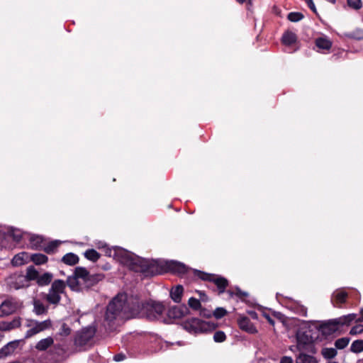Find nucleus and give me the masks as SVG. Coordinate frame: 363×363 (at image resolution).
Masks as SVG:
<instances>
[{
	"instance_id": "f257e3e1",
	"label": "nucleus",
	"mask_w": 363,
	"mask_h": 363,
	"mask_svg": "<svg viewBox=\"0 0 363 363\" xmlns=\"http://www.w3.org/2000/svg\"><path fill=\"white\" fill-rule=\"evenodd\" d=\"M164 306L158 302H143L138 295L126 292L119 293L115 297V319L128 320L145 318L149 320L160 319Z\"/></svg>"
},
{
	"instance_id": "f03ea898",
	"label": "nucleus",
	"mask_w": 363,
	"mask_h": 363,
	"mask_svg": "<svg viewBox=\"0 0 363 363\" xmlns=\"http://www.w3.org/2000/svg\"><path fill=\"white\" fill-rule=\"evenodd\" d=\"M115 260L135 272H145L148 270V264L146 260L116 247H115Z\"/></svg>"
},
{
	"instance_id": "7ed1b4c3",
	"label": "nucleus",
	"mask_w": 363,
	"mask_h": 363,
	"mask_svg": "<svg viewBox=\"0 0 363 363\" xmlns=\"http://www.w3.org/2000/svg\"><path fill=\"white\" fill-rule=\"evenodd\" d=\"M66 287V284L61 279L55 280L48 294L46 295V300L51 304H57L60 301L61 295L64 294Z\"/></svg>"
},
{
	"instance_id": "20e7f679",
	"label": "nucleus",
	"mask_w": 363,
	"mask_h": 363,
	"mask_svg": "<svg viewBox=\"0 0 363 363\" xmlns=\"http://www.w3.org/2000/svg\"><path fill=\"white\" fill-rule=\"evenodd\" d=\"M96 329L92 326H88L79 332L74 339V344L77 346L85 345L95 335Z\"/></svg>"
},
{
	"instance_id": "39448f33",
	"label": "nucleus",
	"mask_w": 363,
	"mask_h": 363,
	"mask_svg": "<svg viewBox=\"0 0 363 363\" xmlns=\"http://www.w3.org/2000/svg\"><path fill=\"white\" fill-rule=\"evenodd\" d=\"M21 306V303L13 298H7L0 306V316L8 315Z\"/></svg>"
},
{
	"instance_id": "423d86ee",
	"label": "nucleus",
	"mask_w": 363,
	"mask_h": 363,
	"mask_svg": "<svg viewBox=\"0 0 363 363\" xmlns=\"http://www.w3.org/2000/svg\"><path fill=\"white\" fill-rule=\"evenodd\" d=\"M29 326L30 328L26 332L25 335L26 338H29L49 328L51 326V321L50 320H46L42 322H32Z\"/></svg>"
},
{
	"instance_id": "0eeeda50",
	"label": "nucleus",
	"mask_w": 363,
	"mask_h": 363,
	"mask_svg": "<svg viewBox=\"0 0 363 363\" xmlns=\"http://www.w3.org/2000/svg\"><path fill=\"white\" fill-rule=\"evenodd\" d=\"M210 328L208 322L201 320L198 318H193L185 323V328L189 332L199 333L206 330Z\"/></svg>"
},
{
	"instance_id": "6e6552de",
	"label": "nucleus",
	"mask_w": 363,
	"mask_h": 363,
	"mask_svg": "<svg viewBox=\"0 0 363 363\" xmlns=\"http://www.w3.org/2000/svg\"><path fill=\"white\" fill-rule=\"evenodd\" d=\"M8 284L11 289H19L28 286V283L23 274H15L11 276L8 279Z\"/></svg>"
},
{
	"instance_id": "1a4fd4ad",
	"label": "nucleus",
	"mask_w": 363,
	"mask_h": 363,
	"mask_svg": "<svg viewBox=\"0 0 363 363\" xmlns=\"http://www.w3.org/2000/svg\"><path fill=\"white\" fill-rule=\"evenodd\" d=\"M338 329L339 327L335 319H333L321 324L319 327V332L325 336H328L335 333Z\"/></svg>"
},
{
	"instance_id": "9d476101",
	"label": "nucleus",
	"mask_w": 363,
	"mask_h": 363,
	"mask_svg": "<svg viewBox=\"0 0 363 363\" xmlns=\"http://www.w3.org/2000/svg\"><path fill=\"white\" fill-rule=\"evenodd\" d=\"M74 275L80 279L82 281V284H85V286L89 288L92 284L91 276L85 268L77 267Z\"/></svg>"
},
{
	"instance_id": "9b49d317",
	"label": "nucleus",
	"mask_w": 363,
	"mask_h": 363,
	"mask_svg": "<svg viewBox=\"0 0 363 363\" xmlns=\"http://www.w3.org/2000/svg\"><path fill=\"white\" fill-rule=\"evenodd\" d=\"M238 325L241 330L249 333L255 334L257 332L256 328L252 323L250 320L247 317H242L238 320Z\"/></svg>"
},
{
	"instance_id": "f8f14e48",
	"label": "nucleus",
	"mask_w": 363,
	"mask_h": 363,
	"mask_svg": "<svg viewBox=\"0 0 363 363\" xmlns=\"http://www.w3.org/2000/svg\"><path fill=\"white\" fill-rule=\"evenodd\" d=\"M67 284L72 291H76L83 290L85 288H88L87 286H85V284H82V281L74 274L73 276H70L67 278Z\"/></svg>"
},
{
	"instance_id": "ddd939ff",
	"label": "nucleus",
	"mask_w": 363,
	"mask_h": 363,
	"mask_svg": "<svg viewBox=\"0 0 363 363\" xmlns=\"http://www.w3.org/2000/svg\"><path fill=\"white\" fill-rule=\"evenodd\" d=\"M189 312V309L186 306H174L169 311V315L174 318H182Z\"/></svg>"
},
{
	"instance_id": "4468645a",
	"label": "nucleus",
	"mask_w": 363,
	"mask_h": 363,
	"mask_svg": "<svg viewBox=\"0 0 363 363\" xmlns=\"http://www.w3.org/2000/svg\"><path fill=\"white\" fill-rule=\"evenodd\" d=\"M18 345V341H12L0 350V359L11 354Z\"/></svg>"
},
{
	"instance_id": "2eb2a0df",
	"label": "nucleus",
	"mask_w": 363,
	"mask_h": 363,
	"mask_svg": "<svg viewBox=\"0 0 363 363\" xmlns=\"http://www.w3.org/2000/svg\"><path fill=\"white\" fill-rule=\"evenodd\" d=\"M167 264L169 270L174 273L184 274L186 272V267L181 262L170 261Z\"/></svg>"
},
{
	"instance_id": "dca6fc26",
	"label": "nucleus",
	"mask_w": 363,
	"mask_h": 363,
	"mask_svg": "<svg viewBox=\"0 0 363 363\" xmlns=\"http://www.w3.org/2000/svg\"><path fill=\"white\" fill-rule=\"evenodd\" d=\"M296 363H318L317 359L311 354H308L305 352H300L296 357Z\"/></svg>"
},
{
	"instance_id": "f3484780",
	"label": "nucleus",
	"mask_w": 363,
	"mask_h": 363,
	"mask_svg": "<svg viewBox=\"0 0 363 363\" xmlns=\"http://www.w3.org/2000/svg\"><path fill=\"white\" fill-rule=\"evenodd\" d=\"M105 321L108 323V329L111 330L113 323V299L109 301L105 315Z\"/></svg>"
},
{
	"instance_id": "a211bd4d",
	"label": "nucleus",
	"mask_w": 363,
	"mask_h": 363,
	"mask_svg": "<svg viewBox=\"0 0 363 363\" xmlns=\"http://www.w3.org/2000/svg\"><path fill=\"white\" fill-rule=\"evenodd\" d=\"M183 291V287L181 285H177V286L172 288L170 291V296L172 299L176 303L180 302Z\"/></svg>"
},
{
	"instance_id": "6ab92c4d",
	"label": "nucleus",
	"mask_w": 363,
	"mask_h": 363,
	"mask_svg": "<svg viewBox=\"0 0 363 363\" xmlns=\"http://www.w3.org/2000/svg\"><path fill=\"white\" fill-rule=\"evenodd\" d=\"M356 318V315L354 313L348 314L347 315H343L341 317H339L337 318H335V320L338 325V327L341 325H349L352 321L354 320Z\"/></svg>"
},
{
	"instance_id": "aec40b11",
	"label": "nucleus",
	"mask_w": 363,
	"mask_h": 363,
	"mask_svg": "<svg viewBox=\"0 0 363 363\" xmlns=\"http://www.w3.org/2000/svg\"><path fill=\"white\" fill-rule=\"evenodd\" d=\"M52 278L53 275L52 273L45 272L43 274L39 275L37 284L40 286H47L51 282Z\"/></svg>"
},
{
	"instance_id": "412c9836",
	"label": "nucleus",
	"mask_w": 363,
	"mask_h": 363,
	"mask_svg": "<svg viewBox=\"0 0 363 363\" xmlns=\"http://www.w3.org/2000/svg\"><path fill=\"white\" fill-rule=\"evenodd\" d=\"M315 45L320 49L329 50L332 43L327 38H318L315 40Z\"/></svg>"
},
{
	"instance_id": "4be33fe9",
	"label": "nucleus",
	"mask_w": 363,
	"mask_h": 363,
	"mask_svg": "<svg viewBox=\"0 0 363 363\" xmlns=\"http://www.w3.org/2000/svg\"><path fill=\"white\" fill-rule=\"evenodd\" d=\"M39 273L35 269L34 267H29L27 269L26 274L24 275L25 277H26V280L28 282L29 281L35 280L38 281V279L39 277Z\"/></svg>"
},
{
	"instance_id": "5701e85b",
	"label": "nucleus",
	"mask_w": 363,
	"mask_h": 363,
	"mask_svg": "<svg viewBox=\"0 0 363 363\" xmlns=\"http://www.w3.org/2000/svg\"><path fill=\"white\" fill-rule=\"evenodd\" d=\"M53 344V339L50 337L40 340L36 345V349L38 350H45Z\"/></svg>"
},
{
	"instance_id": "b1692460",
	"label": "nucleus",
	"mask_w": 363,
	"mask_h": 363,
	"mask_svg": "<svg viewBox=\"0 0 363 363\" xmlns=\"http://www.w3.org/2000/svg\"><path fill=\"white\" fill-rule=\"evenodd\" d=\"M62 261L68 265H74L78 262L79 258L77 255L70 252L64 255Z\"/></svg>"
},
{
	"instance_id": "393cba45",
	"label": "nucleus",
	"mask_w": 363,
	"mask_h": 363,
	"mask_svg": "<svg viewBox=\"0 0 363 363\" xmlns=\"http://www.w3.org/2000/svg\"><path fill=\"white\" fill-rule=\"evenodd\" d=\"M297 347L299 350L303 348L304 345L310 341L309 337L303 333H298L296 335Z\"/></svg>"
},
{
	"instance_id": "a878e982",
	"label": "nucleus",
	"mask_w": 363,
	"mask_h": 363,
	"mask_svg": "<svg viewBox=\"0 0 363 363\" xmlns=\"http://www.w3.org/2000/svg\"><path fill=\"white\" fill-rule=\"evenodd\" d=\"M296 40V35L292 32H286L282 36V43L286 45H290Z\"/></svg>"
},
{
	"instance_id": "bb28decb",
	"label": "nucleus",
	"mask_w": 363,
	"mask_h": 363,
	"mask_svg": "<svg viewBox=\"0 0 363 363\" xmlns=\"http://www.w3.org/2000/svg\"><path fill=\"white\" fill-rule=\"evenodd\" d=\"M95 246L98 249L101 250L106 256H108V257L111 256L112 250L111 247H109L108 246V245L104 241L99 240V241L96 242Z\"/></svg>"
},
{
	"instance_id": "cd10ccee",
	"label": "nucleus",
	"mask_w": 363,
	"mask_h": 363,
	"mask_svg": "<svg viewBox=\"0 0 363 363\" xmlns=\"http://www.w3.org/2000/svg\"><path fill=\"white\" fill-rule=\"evenodd\" d=\"M43 239L39 235H32L30 238V245L32 248L38 249L43 247Z\"/></svg>"
},
{
	"instance_id": "c85d7f7f",
	"label": "nucleus",
	"mask_w": 363,
	"mask_h": 363,
	"mask_svg": "<svg viewBox=\"0 0 363 363\" xmlns=\"http://www.w3.org/2000/svg\"><path fill=\"white\" fill-rule=\"evenodd\" d=\"M84 255L87 259L92 262L97 261L100 257L99 254L94 249L87 250Z\"/></svg>"
},
{
	"instance_id": "c756f323",
	"label": "nucleus",
	"mask_w": 363,
	"mask_h": 363,
	"mask_svg": "<svg viewBox=\"0 0 363 363\" xmlns=\"http://www.w3.org/2000/svg\"><path fill=\"white\" fill-rule=\"evenodd\" d=\"M337 350L335 348H323L321 351V354L324 358L330 359L334 358L337 355Z\"/></svg>"
},
{
	"instance_id": "7c9ffc66",
	"label": "nucleus",
	"mask_w": 363,
	"mask_h": 363,
	"mask_svg": "<svg viewBox=\"0 0 363 363\" xmlns=\"http://www.w3.org/2000/svg\"><path fill=\"white\" fill-rule=\"evenodd\" d=\"M212 281L220 289V292L223 293L228 285V281L223 277L213 278Z\"/></svg>"
},
{
	"instance_id": "2f4dec72",
	"label": "nucleus",
	"mask_w": 363,
	"mask_h": 363,
	"mask_svg": "<svg viewBox=\"0 0 363 363\" xmlns=\"http://www.w3.org/2000/svg\"><path fill=\"white\" fill-rule=\"evenodd\" d=\"M31 260L35 264H42L45 263L48 261V257L43 254H33L31 256Z\"/></svg>"
},
{
	"instance_id": "473e14b6",
	"label": "nucleus",
	"mask_w": 363,
	"mask_h": 363,
	"mask_svg": "<svg viewBox=\"0 0 363 363\" xmlns=\"http://www.w3.org/2000/svg\"><path fill=\"white\" fill-rule=\"evenodd\" d=\"M347 296V294L344 291H337L333 294V298H335L337 303H345Z\"/></svg>"
},
{
	"instance_id": "72a5a7b5",
	"label": "nucleus",
	"mask_w": 363,
	"mask_h": 363,
	"mask_svg": "<svg viewBox=\"0 0 363 363\" xmlns=\"http://www.w3.org/2000/svg\"><path fill=\"white\" fill-rule=\"evenodd\" d=\"M34 311L37 315H41L47 311V308L45 306L39 301H34Z\"/></svg>"
},
{
	"instance_id": "f704fd0d",
	"label": "nucleus",
	"mask_w": 363,
	"mask_h": 363,
	"mask_svg": "<svg viewBox=\"0 0 363 363\" xmlns=\"http://www.w3.org/2000/svg\"><path fill=\"white\" fill-rule=\"evenodd\" d=\"M25 255L23 253L22 254H18L13 257L12 259L11 263L13 266H20L25 263Z\"/></svg>"
},
{
	"instance_id": "c9c22d12",
	"label": "nucleus",
	"mask_w": 363,
	"mask_h": 363,
	"mask_svg": "<svg viewBox=\"0 0 363 363\" xmlns=\"http://www.w3.org/2000/svg\"><path fill=\"white\" fill-rule=\"evenodd\" d=\"M350 340L347 337H342L337 340L335 345L337 349L342 350L346 347L349 344Z\"/></svg>"
},
{
	"instance_id": "e433bc0d",
	"label": "nucleus",
	"mask_w": 363,
	"mask_h": 363,
	"mask_svg": "<svg viewBox=\"0 0 363 363\" xmlns=\"http://www.w3.org/2000/svg\"><path fill=\"white\" fill-rule=\"evenodd\" d=\"M351 350L354 352L363 351V340H355L351 345Z\"/></svg>"
},
{
	"instance_id": "4c0bfd02",
	"label": "nucleus",
	"mask_w": 363,
	"mask_h": 363,
	"mask_svg": "<svg viewBox=\"0 0 363 363\" xmlns=\"http://www.w3.org/2000/svg\"><path fill=\"white\" fill-rule=\"evenodd\" d=\"M303 18V15L299 12H291L288 14V19L291 22H298Z\"/></svg>"
},
{
	"instance_id": "58836bf2",
	"label": "nucleus",
	"mask_w": 363,
	"mask_h": 363,
	"mask_svg": "<svg viewBox=\"0 0 363 363\" xmlns=\"http://www.w3.org/2000/svg\"><path fill=\"white\" fill-rule=\"evenodd\" d=\"M348 6L354 9L358 10L362 8L361 0H347Z\"/></svg>"
},
{
	"instance_id": "ea45409f",
	"label": "nucleus",
	"mask_w": 363,
	"mask_h": 363,
	"mask_svg": "<svg viewBox=\"0 0 363 363\" xmlns=\"http://www.w3.org/2000/svg\"><path fill=\"white\" fill-rule=\"evenodd\" d=\"M350 37L360 40L363 38V29L357 28L355 30L352 31L350 35Z\"/></svg>"
},
{
	"instance_id": "a19ab883",
	"label": "nucleus",
	"mask_w": 363,
	"mask_h": 363,
	"mask_svg": "<svg viewBox=\"0 0 363 363\" xmlns=\"http://www.w3.org/2000/svg\"><path fill=\"white\" fill-rule=\"evenodd\" d=\"M189 306L193 309L197 310L201 307L200 301L195 298H190L188 301Z\"/></svg>"
},
{
	"instance_id": "79ce46f5",
	"label": "nucleus",
	"mask_w": 363,
	"mask_h": 363,
	"mask_svg": "<svg viewBox=\"0 0 363 363\" xmlns=\"http://www.w3.org/2000/svg\"><path fill=\"white\" fill-rule=\"evenodd\" d=\"M363 333V325L357 324L352 327L350 331V334L352 335L361 334Z\"/></svg>"
},
{
	"instance_id": "37998d69",
	"label": "nucleus",
	"mask_w": 363,
	"mask_h": 363,
	"mask_svg": "<svg viewBox=\"0 0 363 363\" xmlns=\"http://www.w3.org/2000/svg\"><path fill=\"white\" fill-rule=\"evenodd\" d=\"M225 337H226V336H225V333L222 331H218V332L215 333V334L213 335V339L217 342H223L225 340Z\"/></svg>"
},
{
	"instance_id": "c03bdc74",
	"label": "nucleus",
	"mask_w": 363,
	"mask_h": 363,
	"mask_svg": "<svg viewBox=\"0 0 363 363\" xmlns=\"http://www.w3.org/2000/svg\"><path fill=\"white\" fill-rule=\"evenodd\" d=\"M71 329L65 323H63L60 330V335L62 336H67L70 334Z\"/></svg>"
},
{
	"instance_id": "a18cd8bd",
	"label": "nucleus",
	"mask_w": 363,
	"mask_h": 363,
	"mask_svg": "<svg viewBox=\"0 0 363 363\" xmlns=\"http://www.w3.org/2000/svg\"><path fill=\"white\" fill-rule=\"evenodd\" d=\"M226 313V311L223 308H218L213 312V315L216 318H220L223 317Z\"/></svg>"
},
{
	"instance_id": "49530a36",
	"label": "nucleus",
	"mask_w": 363,
	"mask_h": 363,
	"mask_svg": "<svg viewBox=\"0 0 363 363\" xmlns=\"http://www.w3.org/2000/svg\"><path fill=\"white\" fill-rule=\"evenodd\" d=\"M11 235L13 237V240H15L16 242L20 241L22 237V233L18 230H13Z\"/></svg>"
},
{
	"instance_id": "de8ad7c7",
	"label": "nucleus",
	"mask_w": 363,
	"mask_h": 363,
	"mask_svg": "<svg viewBox=\"0 0 363 363\" xmlns=\"http://www.w3.org/2000/svg\"><path fill=\"white\" fill-rule=\"evenodd\" d=\"M59 243L60 242L57 240L52 242L48 246H47L45 248V252L48 253L51 252L55 248H56L58 246Z\"/></svg>"
},
{
	"instance_id": "09e8293b",
	"label": "nucleus",
	"mask_w": 363,
	"mask_h": 363,
	"mask_svg": "<svg viewBox=\"0 0 363 363\" xmlns=\"http://www.w3.org/2000/svg\"><path fill=\"white\" fill-rule=\"evenodd\" d=\"M10 322H1L0 323V330H11L12 328L10 325Z\"/></svg>"
},
{
	"instance_id": "8fccbe9b",
	"label": "nucleus",
	"mask_w": 363,
	"mask_h": 363,
	"mask_svg": "<svg viewBox=\"0 0 363 363\" xmlns=\"http://www.w3.org/2000/svg\"><path fill=\"white\" fill-rule=\"evenodd\" d=\"M10 325L13 328H18L21 325L20 318H15L12 321L10 322Z\"/></svg>"
},
{
	"instance_id": "3c124183",
	"label": "nucleus",
	"mask_w": 363,
	"mask_h": 363,
	"mask_svg": "<svg viewBox=\"0 0 363 363\" xmlns=\"http://www.w3.org/2000/svg\"><path fill=\"white\" fill-rule=\"evenodd\" d=\"M280 363H294V362L291 357L284 356L281 358Z\"/></svg>"
},
{
	"instance_id": "603ef678",
	"label": "nucleus",
	"mask_w": 363,
	"mask_h": 363,
	"mask_svg": "<svg viewBox=\"0 0 363 363\" xmlns=\"http://www.w3.org/2000/svg\"><path fill=\"white\" fill-rule=\"evenodd\" d=\"M125 359V355L124 354H118V355H115V361L120 362L123 361Z\"/></svg>"
},
{
	"instance_id": "864d4df0",
	"label": "nucleus",
	"mask_w": 363,
	"mask_h": 363,
	"mask_svg": "<svg viewBox=\"0 0 363 363\" xmlns=\"http://www.w3.org/2000/svg\"><path fill=\"white\" fill-rule=\"evenodd\" d=\"M199 274H200V277L202 279H210L211 278V275L209 274H204V273H202V272H199Z\"/></svg>"
},
{
	"instance_id": "5fc2aeb1",
	"label": "nucleus",
	"mask_w": 363,
	"mask_h": 363,
	"mask_svg": "<svg viewBox=\"0 0 363 363\" xmlns=\"http://www.w3.org/2000/svg\"><path fill=\"white\" fill-rule=\"evenodd\" d=\"M307 4L313 12H316V8L313 1L308 3Z\"/></svg>"
},
{
	"instance_id": "6e6d98bb",
	"label": "nucleus",
	"mask_w": 363,
	"mask_h": 363,
	"mask_svg": "<svg viewBox=\"0 0 363 363\" xmlns=\"http://www.w3.org/2000/svg\"><path fill=\"white\" fill-rule=\"evenodd\" d=\"M57 350H58V351H57L58 354H61L63 353V349L61 347V346L59 345L57 347Z\"/></svg>"
},
{
	"instance_id": "4d7b16f0",
	"label": "nucleus",
	"mask_w": 363,
	"mask_h": 363,
	"mask_svg": "<svg viewBox=\"0 0 363 363\" xmlns=\"http://www.w3.org/2000/svg\"><path fill=\"white\" fill-rule=\"evenodd\" d=\"M363 321V308L361 311V318H359L357 320V322H362Z\"/></svg>"
},
{
	"instance_id": "13d9d810",
	"label": "nucleus",
	"mask_w": 363,
	"mask_h": 363,
	"mask_svg": "<svg viewBox=\"0 0 363 363\" xmlns=\"http://www.w3.org/2000/svg\"><path fill=\"white\" fill-rule=\"evenodd\" d=\"M266 318H267L268 321L272 324V325H274V320L269 318V316H266Z\"/></svg>"
},
{
	"instance_id": "bf43d9fd",
	"label": "nucleus",
	"mask_w": 363,
	"mask_h": 363,
	"mask_svg": "<svg viewBox=\"0 0 363 363\" xmlns=\"http://www.w3.org/2000/svg\"><path fill=\"white\" fill-rule=\"evenodd\" d=\"M247 0H237L238 2L240 3V4H242L244 2H245Z\"/></svg>"
},
{
	"instance_id": "052dcab7",
	"label": "nucleus",
	"mask_w": 363,
	"mask_h": 363,
	"mask_svg": "<svg viewBox=\"0 0 363 363\" xmlns=\"http://www.w3.org/2000/svg\"><path fill=\"white\" fill-rule=\"evenodd\" d=\"M327 363H338V362H335V361L330 360V361H328Z\"/></svg>"
},
{
	"instance_id": "680f3d73",
	"label": "nucleus",
	"mask_w": 363,
	"mask_h": 363,
	"mask_svg": "<svg viewBox=\"0 0 363 363\" xmlns=\"http://www.w3.org/2000/svg\"><path fill=\"white\" fill-rule=\"evenodd\" d=\"M305 1L308 4V3L311 2V1H312L313 0H305Z\"/></svg>"
}]
</instances>
